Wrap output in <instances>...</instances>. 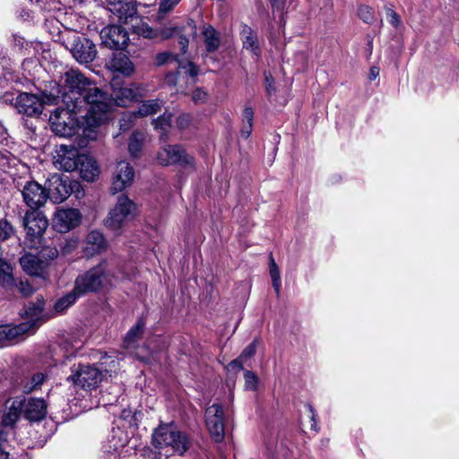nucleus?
<instances>
[{
	"instance_id": "nucleus-1",
	"label": "nucleus",
	"mask_w": 459,
	"mask_h": 459,
	"mask_svg": "<svg viewBox=\"0 0 459 459\" xmlns=\"http://www.w3.org/2000/svg\"><path fill=\"white\" fill-rule=\"evenodd\" d=\"M65 91L60 92L62 102L67 108L81 115L89 127H96L107 119L111 100L108 93L88 80L75 69L65 71L60 77Z\"/></svg>"
},
{
	"instance_id": "nucleus-2",
	"label": "nucleus",
	"mask_w": 459,
	"mask_h": 459,
	"mask_svg": "<svg viewBox=\"0 0 459 459\" xmlns=\"http://www.w3.org/2000/svg\"><path fill=\"white\" fill-rule=\"evenodd\" d=\"M158 65L165 64L176 65V71L169 72L165 77V83L169 86H177L178 91L185 90L195 83V78L198 74V67L189 60H179L176 55L170 52L160 53L156 56Z\"/></svg>"
},
{
	"instance_id": "nucleus-3",
	"label": "nucleus",
	"mask_w": 459,
	"mask_h": 459,
	"mask_svg": "<svg viewBox=\"0 0 459 459\" xmlns=\"http://www.w3.org/2000/svg\"><path fill=\"white\" fill-rule=\"evenodd\" d=\"M117 277L108 268L106 262L79 274L74 281L75 291L81 296L90 292H100L112 288Z\"/></svg>"
},
{
	"instance_id": "nucleus-4",
	"label": "nucleus",
	"mask_w": 459,
	"mask_h": 459,
	"mask_svg": "<svg viewBox=\"0 0 459 459\" xmlns=\"http://www.w3.org/2000/svg\"><path fill=\"white\" fill-rule=\"evenodd\" d=\"M49 87V91H42L40 97L27 92L20 93L16 97L14 104L17 111L28 117H38L42 113L44 105L57 104L60 99L61 86L56 82H51Z\"/></svg>"
},
{
	"instance_id": "nucleus-5",
	"label": "nucleus",
	"mask_w": 459,
	"mask_h": 459,
	"mask_svg": "<svg viewBox=\"0 0 459 459\" xmlns=\"http://www.w3.org/2000/svg\"><path fill=\"white\" fill-rule=\"evenodd\" d=\"M136 214V204L127 195H121L103 222L107 229L119 234L128 222L134 219Z\"/></svg>"
},
{
	"instance_id": "nucleus-6",
	"label": "nucleus",
	"mask_w": 459,
	"mask_h": 459,
	"mask_svg": "<svg viewBox=\"0 0 459 459\" xmlns=\"http://www.w3.org/2000/svg\"><path fill=\"white\" fill-rule=\"evenodd\" d=\"M152 444L157 448L170 447L183 455L189 448L190 441L185 433L177 430L173 425L161 424L152 434Z\"/></svg>"
},
{
	"instance_id": "nucleus-7",
	"label": "nucleus",
	"mask_w": 459,
	"mask_h": 459,
	"mask_svg": "<svg viewBox=\"0 0 459 459\" xmlns=\"http://www.w3.org/2000/svg\"><path fill=\"white\" fill-rule=\"evenodd\" d=\"M22 225L26 232L25 245L29 248L39 249L43 242V235L48 227L47 217L39 211H26Z\"/></svg>"
},
{
	"instance_id": "nucleus-8",
	"label": "nucleus",
	"mask_w": 459,
	"mask_h": 459,
	"mask_svg": "<svg viewBox=\"0 0 459 459\" xmlns=\"http://www.w3.org/2000/svg\"><path fill=\"white\" fill-rule=\"evenodd\" d=\"M79 186L77 181L70 180L65 175L54 174L46 182L48 198L54 204H61Z\"/></svg>"
},
{
	"instance_id": "nucleus-9",
	"label": "nucleus",
	"mask_w": 459,
	"mask_h": 459,
	"mask_svg": "<svg viewBox=\"0 0 459 459\" xmlns=\"http://www.w3.org/2000/svg\"><path fill=\"white\" fill-rule=\"evenodd\" d=\"M67 380L74 385L91 390L101 382L102 372L93 366L79 364L72 368V374L67 377Z\"/></svg>"
},
{
	"instance_id": "nucleus-10",
	"label": "nucleus",
	"mask_w": 459,
	"mask_h": 459,
	"mask_svg": "<svg viewBox=\"0 0 459 459\" xmlns=\"http://www.w3.org/2000/svg\"><path fill=\"white\" fill-rule=\"evenodd\" d=\"M229 418L230 414L219 403H214L206 409V426L215 442H221L224 439L225 422Z\"/></svg>"
},
{
	"instance_id": "nucleus-11",
	"label": "nucleus",
	"mask_w": 459,
	"mask_h": 459,
	"mask_svg": "<svg viewBox=\"0 0 459 459\" xmlns=\"http://www.w3.org/2000/svg\"><path fill=\"white\" fill-rule=\"evenodd\" d=\"M66 48L69 49L75 60L81 64L91 63L97 56V49L93 42L74 33H73L71 39H67Z\"/></svg>"
},
{
	"instance_id": "nucleus-12",
	"label": "nucleus",
	"mask_w": 459,
	"mask_h": 459,
	"mask_svg": "<svg viewBox=\"0 0 459 459\" xmlns=\"http://www.w3.org/2000/svg\"><path fill=\"white\" fill-rule=\"evenodd\" d=\"M196 26L193 20H187L182 25L175 22L170 23L169 26L163 28L160 31L162 39L177 38L178 43L180 46L182 54L186 52L189 37H195Z\"/></svg>"
},
{
	"instance_id": "nucleus-13",
	"label": "nucleus",
	"mask_w": 459,
	"mask_h": 459,
	"mask_svg": "<svg viewBox=\"0 0 459 459\" xmlns=\"http://www.w3.org/2000/svg\"><path fill=\"white\" fill-rule=\"evenodd\" d=\"M157 160L163 166L181 165L194 167V158L185 149L178 144L167 145L161 148L157 153Z\"/></svg>"
},
{
	"instance_id": "nucleus-14",
	"label": "nucleus",
	"mask_w": 459,
	"mask_h": 459,
	"mask_svg": "<svg viewBox=\"0 0 459 459\" xmlns=\"http://www.w3.org/2000/svg\"><path fill=\"white\" fill-rule=\"evenodd\" d=\"M111 85V95L109 96L108 94L109 100H111V105L107 112V119L103 123L108 119L109 113L115 105L119 107H126L138 97L142 96L143 89L135 84H131L129 86H117V82H112Z\"/></svg>"
},
{
	"instance_id": "nucleus-15",
	"label": "nucleus",
	"mask_w": 459,
	"mask_h": 459,
	"mask_svg": "<svg viewBox=\"0 0 459 459\" xmlns=\"http://www.w3.org/2000/svg\"><path fill=\"white\" fill-rule=\"evenodd\" d=\"M73 112L65 107L64 109H56L50 115L49 122L52 131L59 136L69 137L76 132V123L71 117Z\"/></svg>"
},
{
	"instance_id": "nucleus-16",
	"label": "nucleus",
	"mask_w": 459,
	"mask_h": 459,
	"mask_svg": "<svg viewBox=\"0 0 459 459\" xmlns=\"http://www.w3.org/2000/svg\"><path fill=\"white\" fill-rule=\"evenodd\" d=\"M22 200L29 211H39L48 201L46 187L34 180L27 181L21 187Z\"/></svg>"
},
{
	"instance_id": "nucleus-17",
	"label": "nucleus",
	"mask_w": 459,
	"mask_h": 459,
	"mask_svg": "<svg viewBox=\"0 0 459 459\" xmlns=\"http://www.w3.org/2000/svg\"><path fill=\"white\" fill-rule=\"evenodd\" d=\"M77 148L61 144L56 151L54 157V165L58 169L65 171H74L79 167L81 157Z\"/></svg>"
},
{
	"instance_id": "nucleus-18",
	"label": "nucleus",
	"mask_w": 459,
	"mask_h": 459,
	"mask_svg": "<svg viewBox=\"0 0 459 459\" xmlns=\"http://www.w3.org/2000/svg\"><path fill=\"white\" fill-rule=\"evenodd\" d=\"M82 221V214L74 208L58 209L53 218L54 229L61 233L76 228Z\"/></svg>"
},
{
	"instance_id": "nucleus-19",
	"label": "nucleus",
	"mask_w": 459,
	"mask_h": 459,
	"mask_svg": "<svg viewBox=\"0 0 459 459\" xmlns=\"http://www.w3.org/2000/svg\"><path fill=\"white\" fill-rule=\"evenodd\" d=\"M134 178V169L131 164L125 160L119 161L115 168L112 177V193L122 192L132 185Z\"/></svg>"
},
{
	"instance_id": "nucleus-20",
	"label": "nucleus",
	"mask_w": 459,
	"mask_h": 459,
	"mask_svg": "<svg viewBox=\"0 0 459 459\" xmlns=\"http://www.w3.org/2000/svg\"><path fill=\"white\" fill-rule=\"evenodd\" d=\"M100 39L108 48H122L128 41L127 31L119 25H109L100 30Z\"/></svg>"
},
{
	"instance_id": "nucleus-21",
	"label": "nucleus",
	"mask_w": 459,
	"mask_h": 459,
	"mask_svg": "<svg viewBox=\"0 0 459 459\" xmlns=\"http://www.w3.org/2000/svg\"><path fill=\"white\" fill-rule=\"evenodd\" d=\"M108 242L104 235L99 230H92L85 238L83 253L87 257H92L104 252Z\"/></svg>"
},
{
	"instance_id": "nucleus-22",
	"label": "nucleus",
	"mask_w": 459,
	"mask_h": 459,
	"mask_svg": "<svg viewBox=\"0 0 459 459\" xmlns=\"http://www.w3.org/2000/svg\"><path fill=\"white\" fill-rule=\"evenodd\" d=\"M109 11L115 14L119 22L132 18L136 13L135 0H108Z\"/></svg>"
},
{
	"instance_id": "nucleus-23",
	"label": "nucleus",
	"mask_w": 459,
	"mask_h": 459,
	"mask_svg": "<svg viewBox=\"0 0 459 459\" xmlns=\"http://www.w3.org/2000/svg\"><path fill=\"white\" fill-rule=\"evenodd\" d=\"M22 269L30 275L45 277L48 262L32 254H26L20 259Z\"/></svg>"
},
{
	"instance_id": "nucleus-24",
	"label": "nucleus",
	"mask_w": 459,
	"mask_h": 459,
	"mask_svg": "<svg viewBox=\"0 0 459 459\" xmlns=\"http://www.w3.org/2000/svg\"><path fill=\"white\" fill-rule=\"evenodd\" d=\"M127 443V433L121 428H112L103 446L106 452L116 453L124 448Z\"/></svg>"
},
{
	"instance_id": "nucleus-25",
	"label": "nucleus",
	"mask_w": 459,
	"mask_h": 459,
	"mask_svg": "<svg viewBox=\"0 0 459 459\" xmlns=\"http://www.w3.org/2000/svg\"><path fill=\"white\" fill-rule=\"evenodd\" d=\"M44 305V299L42 298H37V300L35 302H30L25 307L24 317L26 321L22 322V324L30 325L29 332L39 327V325L42 318Z\"/></svg>"
},
{
	"instance_id": "nucleus-26",
	"label": "nucleus",
	"mask_w": 459,
	"mask_h": 459,
	"mask_svg": "<svg viewBox=\"0 0 459 459\" xmlns=\"http://www.w3.org/2000/svg\"><path fill=\"white\" fill-rule=\"evenodd\" d=\"M47 414V404L43 399L30 398L24 406V416L30 421H39Z\"/></svg>"
},
{
	"instance_id": "nucleus-27",
	"label": "nucleus",
	"mask_w": 459,
	"mask_h": 459,
	"mask_svg": "<svg viewBox=\"0 0 459 459\" xmlns=\"http://www.w3.org/2000/svg\"><path fill=\"white\" fill-rule=\"evenodd\" d=\"M76 169L79 170L81 178L88 182H93L100 174L96 160L84 154L81 157L79 167Z\"/></svg>"
},
{
	"instance_id": "nucleus-28",
	"label": "nucleus",
	"mask_w": 459,
	"mask_h": 459,
	"mask_svg": "<svg viewBox=\"0 0 459 459\" xmlns=\"http://www.w3.org/2000/svg\"><path fill=\"white\" fill-rule=\"evenodd\" d=\"M29 324H20L17 325H0V347L7 345V343L20 335L29 332Z\"/></svg>"
},
{
	"instance_id": "nucleus-29",
	"label": "nucleus",
	"mask_w": 459,
	"mask_h": 459,
	"mask_svg": "<svg viewBox=\"0 0 459 459\" xmlns=\"http://www.w3.org/2000/svg\"><path fill=\"white\" fill-rule=\"evenodd\" d=\"M240 35L243 48L258 58L261 51L257 34L250 27L245 25L242 28Z\"/></svg>"
},
{
	"instance_id": "nucleus-30",
	"label": "nucleus",
	"mask_w": 459,
	"mask_h": 459,
	"mask_svg": "<svg viewBox=\"0 0 459 459\" xmlns=\"http://www.w3.org/2000/svg\"><path fill=\"white\" fill-rule=\"evenodd\" d=\"M108 67L113 72H117L126 76L132 74L134 71L133 63L129 57L123 53L114 54L109 62Z\"/></svg>"
},
{
	"instance_id": "nucleus-31",
	"label": "nucleus",
	"mask_w": 459,
	"mask_h": 459,
	"mask_svg": "<svg viewBox=\"0 0 459 459\" xmlns=\"http://www.w3.org/2000/svg\"><path fill=\"white\" fill-rule=\"evenodd\" d=\"M202 34L207 51L216 50L221 43L217 31L210 25H204Z\"/></svg>"
},
{
	"instance_id": "nucleus-32",
	"label": "nucleus",
	"mask_w": 459,
	"mask_h": 459,
	"mask_svg": "<svg viewBox=\"0 0 459 459\" xmlns=\"http://www.w3.org/2000/svg\"><path fill=\"white\" fill-rule=\"evenodd\" d=\"M22 410V401H13L8 411L5 412L3 416V424L4 426H13L18 420Z\"/></svg>"
},
{
	"instance_id": "nucleus-33",
	"label": "nucleus",
	"mask_w": 459,
	"mask_h": 459,
	"mask_svg": "<svg viewBox=\"0 0 459 459\" xmlns=\"http://www.w3.org/2000/svg\"><path fill=\"white\" fill-rule=\"evenodd\" d=\"M21 164V160L10 150L0 151V168L4 171H10Z\"/></svg>"
},
{
	"instance_id": "nucleus-34",
	"label": "nucleus",
	"mask_w": 459,
	"mask_h": 459,
	"mask_svg": "<svg viewBox=\"0 0 459 459\" xmlns=\"http://www.w3.org/2000/svg\"><path fill=\"white\" fill-rule=\"evenodd\" d=\"M81 295L75 291L74 287L73 290L66 295L60 298L54 305V309L56 313H62L70 306H72Z\"/></svg>"
},
{
	"instance_id": "nucleus-35",
	"label": "nucleus",
	"mask_w": 459,
	"mask_h": 459,
	"mask_svg": "<svg viewBox=\"0 0 459 459\" xmlns=\"http://www.w3.org/2000/svg\"><path fill=\"white\" fill-rule=\"evenodd\" d=\"M162 103L159 100H150L142 103L139 107L137 114L140 117H147L159 112Z\"/></svg>"
},
{
	"instance_id": "nucleus-36",
	"label": "nucleus",
	"mask_w": 459,
	"mask_h": 459,
	"mask_svg": "<svg viewBox=\"0 0 459 459\" xmlns=\"http://www.w3.org/2000/svg\"><path fill=\"white\" fill-rule=\"evenodd\" d=\"M144 141V135L143 133L134 132L129 140L128 151L133 157H137L142 151Z\"/></svg>"
},
{
	"instance_id": "nucleus-37",
	"label": "nucleus",
	"mask_w": 459,
	"mask_h": 459,
	"mask_svg": "<svg viewBox=\"0 0 459 459\" xmlns=\"http://www.w3.org/2000/svg\"><path fill=\"white\" fill-rule=\"evenodd\" d=\"M270 276L273 281V287L277 295L280 293L281 290V275L278 265L276 264L273 255L270 256Z\"/></svg>"
},
{
	"instance_id": "nucleus-38",
	"label": "nucleus",
	"mask_w": 459,
	"mask_h": 459,
	"mask_svg": "<svg viewBox=\"0 0 459 459\" xmlns=\"http://www.w3.org/2000/svg\"><path fill=\"white\" fill-rule=\"evenodd\" d=\"M100 365L102 367L100 370H104L107 374H109L110 377L112 374H116L119 368L118 359L109 356L103 358L100 361Z\"/></svg>"
},
{
	"instance_id": "nucleus-39",
	"label": "nucleus",
	"mask_w": 459,
	"mask_h": 459,
	"mask_svg": "<svg viewBox=\"0 0 459 459\" xmlns=\"http://www.w3.org/2000/svg\"><path fill=\"white\" fill-rule=\"evenodd\" d=\"M172 116L164 114L153 121L156 129H160L162 133H166L171 125Z\"/></svg>"
},
{
	"instance_id": "nucleus-40",
	"label": "nucleus",
	"mask_w": 459,
	"mask_h": 459,
	"mask_svg": "<svg viewBox=\"0 0 459 459\" xmlns=\"http://www.w3.org/2000/svg\"><path fill=\"white\" fill-rule=\"evenodd\" d=\"M358 16L366 23H371L374 21L373 9L368 5H361L358 8Z\"/></svg>"
},
{
	"instance_id": "nucleus-41",
	"label": "nucleus",
	"mask_w": 459,
	"mask_h": 459,
	"mask_svg": "<svg viewBox=\"0 0 459 459\" xmlns=\"http://www.w3.org/2000/svg\"><path fill=\"white\" fill-rule=\"evenodd\" d=\"M39 254L42 258L46 260H53L57 257L58 251L55 247L50 246H43V242L41 243V247L39 248Z\"/></svg>"
},
{
	"instance_id": "nucleus-42",
	"label": "nucleus",
	"mask_w": 459,
	"mask_h": 459,
	"mask_svg": "<svg viewBox=\"0 0 459 459\" xmlns=\"http://www.w3.org/2000/svg\"><path fill=\"white\" fill-rule=\"evenodd\" d=\"M0 144L8 147L10 150L13 149V145H14L13 141L9 135L7 128L0 121Z\"/></svg>"
},
{
	"instance_id": "nucleus-43",
	"label": "nucleus",
	"mask_w": 459,
	"mask_h": 459,
	"mask_svg": "<svg viewBox=\"0 0 459 459\" xmlns=\"http://www.w3.org/2000/svg\"><path fill=\"white\" fill-rule=\"evenodd\" d=\"M45 375L43 373H37L32 376L30 379V385L24 386V392L30 393L36 388H38L44 381H45Z\"/></svg>"
},
{
	"instance_id": "nucleus-44",
	"label": "nucleus",
	"mask_w": 459,
	"mask_h": 459,
	"mask_svg": "<svg viewBox=\"0 0 459 459\" xmlns=\"http://www.w3.org/2000/svg\"><path fill=\"white\" fill-rule=\"evenodd\" d=\"M135 29L136 32L144 38L154 39L157 37L156 30L151 28L148 24L142 23L140 25L135 26Z\"/></svg>"
},
{
	"instance_id": "nucleus-45",
	"label": "nucleus",
	"mask_w": 459,
	"mask_h": 459,
	"mask_svg": "<svg viewBox=\"0 0 459 459\" xmlns=\"http://www.w3.org/2000/svg\"><path fill=\"white\" fill-rule=\"evenodd\" d=\"M13 233V226L7 221L0 220V240L8 239Z\"/></svg>"
},
{
	"instance_id": "nucleus-46",
	"label": "nucleus",
	"mask_w": 459,
	"mask_h": 459,
	"mask_svg": "<svg viewBox=\"0 0 459 459\" xmlns=\"http://www.w3.org/2000/svg\"><path fill=\"white\" fill-rule=\"evenodd\" d=\"M244 377L246 389L255 390L257 386L256 376L251 371H246Z\"/></svg>"
},
{
	"instance_id": "nucleus-47",
	"label": "nucleus",
	"mask_w": 459,
	"mask_h": 459,
	"mask_svg": "<svg viewBox=\"0 0 459 459\" xmlns=\"http://www.w3.org/2000/svg\"><path fill=\"white\" fill-rule=\"evenodd\" d=\"M180 0H161L159 7V14H165L169 12Z\"/></svg>"
},
{
	"instance_id": "nucleus-48",
	"label": "nucleus",
	"mask_w": 459,
	"mask_h": 459,
	"mask_svg": "<svg viewBox=\"0 0 459 459\" xmlns=\"http://www.w3.org/2000/svg\"><path fill=\"white\" fill-rule=\"evenodd\" d=\"M256 344L257 341H253L248 346H247L242 353L240 354L239 358L244 361L249 358H251L256 351Z\"/></svg>"
},
{
	"instance_id": "nucleus-49",
	"label": "nucleus",
	"mask_w": 459,
	"mask_h": 459,
	"mask_svg": "<svg viewBox=\"0 0 459 459\" xmlns=\"http://www.w3.org/2000/svg\"><path fill=\"white\" fill-rule=\"evenodd\" d=\"M142 326L138 324L135 327L132 328L126 334L125 342L127 344L134 342L141 334Z\"/></svg>"
},
{
	"instance_id": "nucleus-50",
	"label": "nucleus",
	"mask_w": 459,
	"mask_h": 459,
	"mask_svg": "<svg viewBox=\"0 0 459 459\" xmlns=\"http://www.w3.org/2000/svg\"><path fill=\"white\" fill-rule=\"evenodd\" d=\"M7 442V433L0 430V459H9L8 453L5 451Z\"/></svg>"
},
{
	"instance_id": "nucleus-51",
	"label": "nucleus",
	"mask_w": 459,
	"mask_h": 459,
	"mask_svg": "<svg viewBox=\"0 0 459 459\" xmlns=\"http://www.w3.org/2000/svg\"><path fill=\"white\" fill-rule=\"evenodd\" d=\"M18 290L24 297H29L34 292L33 287L28 281H21L18 285Z\"/></svg>"
},
{
	"instance_id": "nucleus-52",
	"label": "nucleus",
	"mask_w": 459,
	"mask_h": 459,
	"mask_svg": "<svg viewBox=\"0 0 459 459\" xmlns=\"http://www.w3.org/2000/svg\"><path fill=\"white\" fill-rule=\"evenodd\" d=\"M254 109L251 107H245L242 112V124H253Z\"/></svg>"
},
{
	"instance_id": "nucleus-53",
	"label": "nucleus",
	"mask_w": 459,
	"mask_h": 459,
	"mask_svg": "<svg viewBox=\"0 0 459 459\" xmlns=\"http://www.w3.org/2000/svg\"><path fill=\"white\" fill-rule=\"evenodd\" d=\"M207 99V94L200 89H196L193 92L192 100L195 103H204Z\"/></svg>"
},
{
	"instance_id": "nucleus-54",
	"label": "nucleus",
	"mask_w": 459,
	"mask_h": 459,
	"mask_svg": "<svg viewBox=\"0 0 459 459\" xmlns=\"http://www.w3.org/2000/svg\"><path fill=\"white\" fill-rule=\"evenodd\" d=\"M264 82H265L266 91L268 94L271 95L273 92L275 91V90L273 88V78L271 75V74L267 73V72H264Z\"/></svg>"
},
{
	"instance_id": "nucleus-55",
	"label": "nucleus",
	"mask_w": 459,
	"mask_h": 459,
	"mask_svg": "<svg viewBox=\"0 0 459 459\" xmlns=\"http://www.w3.org/2000/svg\"><path fill=\"white\" fill-rule=\"evenodd\" d=\"M191 122V117L189 115L187 114H182L180 115L178 118H177V126H178V128L180 129H184L186 128V126H188V125L190 124Z\"/></svg>"
},
{
	"instance_id": "nucleus-56",
	"label": "nucleus",
	"mask_w": 459,
	"mask_h": 459,
	"mask_svg": "<svg viewBox=\"0 0 459 459\" xmlns=\"http://www.w3.org/2000/svg\"><path fill=\"white\" fill-rule=\"evenodd\" d=\"M387 18L389 20V22L394 26V27H397L399 26L401 21H400V17L399 15L394 12L393 10L389 9L387 10Z\"/></svg>"
},
{
	"instance_id": "nucleus-57",
	"label": "nucleus",
	"mask_w": 459,
	"mask_h": 459,
	"mask_svg": "<svg viewBox=\"0 0 459 459\" xmlns=\"http://www.w3.org/2000/svg\"><path fill=\"white\" fill-rule=\"evenodd\" d=\"M243 360L238 357V359L232 360L230 363L228 364L227 368L228 370H235L238 371L242 369L243 366Z\"/></svg>"
},
{
	"instance_id": "nucleus-58",
	"label": "nucleus",
	"mask_w": 459,
	"mask_h": 459,
	"mask_svg": "<svg viewBox=\"0 0 459 459\" xmlns=\"http://www.w3.org/2000/svg\"><path fill=\"white\" fill-rule=\"evenodd\" d=\"M253 124H243L241 128V135L245 138H248L252 133Z\"/></svg>"
},
{
	"instance_id": "nucleus-59",
	"label": "nucleus",
	"mask_w": 459,
	"mask_h": 459,
	"mask_svg": "<svg viewBox=\"0 0 459 459\" xmlns=\"http://www.w3.org/2000/svg\"><path fill=\"white\" fill-rule=\"evenodd\" d=\"M307 409H308V411H309V412L311 414L310 415V419H311V421H312L311 429H313L315 430H317L316 424V413L314 408L312 407V405L308 404L307 405Z\"/></svg>"
},
{
	"instance_id": "nucleus-60",
	"label": "nucleus",
	"mask_w": 459,
	"mask_h": 459,
	"mask_svg": "<svg viewBox=\"0 0 459 459\" xmlns=\"http://www.w3.org/2000/svg\"><path fill=\"white\" fill-rule=\"evenodd\" d=\"M271 2L273 8H276L277 10L282 12L284 8L283 0H271Z\"/></svg>"
},
{
	"instance_id": "nucleus-61",
	"label": "nucleus",
	"mask_w": 459,
	"mask_h": 459,
	"mask_svg": "<svg viewBox=\"0 0 459 459\" xmlns=\"http://www.w3.org/2000/svg\"><path fill=\"white\" fill-rule=\"evenodd\" d=\"M82 344L83 342L82 341H76L74 344H73V349L74 351H71V355L74 354L75 351H79L82 347Z\"/></svg>"
},
{
	"instance_id": "nucleus-62",
	"label": "nucleus",
	"mask_w": 459,
	"mask_h": 459,
	"mask_svg": "<svg viewBox=\"0 0 459 459\" xmlns=\"http://www.w3.org/2000/svg\"><path fill=\"white\" fill-rule=\"evenodd\" d=\"M16 45L20 46L21 48L23 47L24 44V39L22 37H15L14 38Z\"/></svg>"
},
{
	"instance_id": "nucleus-63",
	"label": "nucleus",
	"mask_w": 459,
	"mask_h": 459,
	"mask_svg": "<svg viewBox=\"0 0 459 459\" xmlns=\"http://www.w3.org/2000/svg\"><path fill=\"white\" fill-rule=\"evenodd\" d=\"M67 246H68V249L64 250L65 253L70 252V249L74 248L76 245H75V242H67Z\"/></svg>"
},
{
	"instance_id": "nucleus-64",
	"label": "nucleus",
	"mask_w": 459,
	"mask_h": 459,
	"mask_svg": "<svg viewBox=\"0 0 459 459\" xmlns=\"http://www.w3.org/2000/svg\"><path fill=\"white\" fill-rule=\"evenodd\" d=\"M376 76H377V74H375L374 70L372 69L371 70V79H374Z\"/></svg>"
}]
</instances>
